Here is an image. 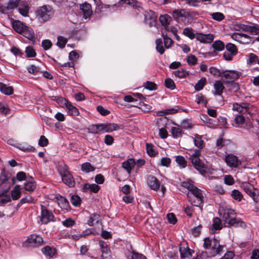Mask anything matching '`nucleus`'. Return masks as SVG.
<instances>
[{"label":"nucleus","instance_id":"35","mask_svg":"<svg viewBox=\"0 0 259 259\" xmlns=\"http://www.w3.org/2000/svg\"><path fill=\"white\" fill-rule=\"evenodd\" d=\"M11 195L14 200H17L20 198L21 195V187L20 185H17L15 186L11 191Z\"/></svg>","mask_w":259,"mask_h":259},{"label":"nucleus","instance_id":"1","mask_svg":"<svg viewBox=\"0 0 259 259\" xmlns=\"http://www.w3.org/2000/svg\"><path fill=\"white\" fill-rule=\"evenodd\" d=\"M181 186L188 190L187 196H191L193 198H197V201H193L194 206H198L202 210L203 196L202 191L196 187L192 182L186 181L182 183Z\"/></svg>","mask_w":259,"mask_h":259},{"label":"nucleus","instance_id":"54","mask_svg":"<svg viewBox=\"0 0 259 259\" xmlns=\"http://www.w3.org/2000/svg\"><path fill=\"white\" fill-rule=\"evenodd\" d=\"M71 203L75 206H78L80 205L81 199L78 195H73L70 199Z\"/></svg>","mask_w":259,"mask_h":259},{"label":"nucleus","instance_id":"64","mask_svg":"<svg viewBox=\"0 0 259 259\" xmlns=\"http://www.w3.org/2000/svg\"><path fill=\"white\" fill-rule=\"evenodd\" d=\"M25 189L28 191H32L35 188V183L32 182H27L24 185Z\"/></svg>","mask_w":259,"mask_h":259},{"label":"nucleus","instance_id":"12","mask_svg":"<svg viewBox=\"0 0 259 259\" xmlns=\"http://www.w3.org/2000/svg\"><path fill=\"white\" fill-rule=\"evenodd\" d=\"M27 242L31 246L38 247L42 244L43 240L40 236L32 234L28 237Z\"/></svg>","mask_w":259,"mask_h":259},{"label":"nucleus","instance_id":"5","mask_svg":"<svg viewBox=\"0 0 259 259\" xmlns=\"http://www.w3.org/2000/svg\"><path fill=\"white\" fill-rule=\"evenodd\" d=\"M241 73L234 70H223L222 77L225 78V84L230 83L236 80L241 75Z\"/></svg>","mask_w":259,"mask_h":259},{"label":"nucleus","instance_id":"21","mask_svg":"<svg viewBox=\"0 0 259 259\" xmlns=\"http://www.w3.org/2000/svg\"><path fill=\"white\" fill-rule=\"evenodd\" d=\"M171 20V18L168 15H161L159 17V21L161 23V24L163 26L164 28L163 29L165 30H168V25L169 24L170 21Z\"/></svg>","mask_w":259,"mask_h":259},{"label":"nucleus","instance_id":"45","mask_svg":"<svg viewBox=\"0 0 259 259\" xmlns=\"http://www.w3.org/2000/svg\"><path fill=\"white\" fill-rule=\"evenodd\" d=\"M176 161L182 168H185L187 166V161L182 156H177L176 157Z\"/></svg>","mask_w":259,"mask_h":259},{"label":"nucleus","instance_id":"25","mask_svg":"<svg viewBox=\"0 0 259 259\" xmlns=\"http://www.w3.org/2000/svg\"><path fill=\"white\" fill-rule=\"evenodd\" d=\"M58 204L62 209L68 210L70 208L68 201L62 196L58 199Z\"/></svg>","mask_w":259,"mask_h":259},{"label":"nucleus","instance_id":"11","mask_svg":"<svg viewBox=\"0 0 259 259\" xmlns=\"http://www.w3.org/2000/svg\"><path fill=\"white\" fill-rule=\"evenodd\" d=\"M122 2L128 5L132 8L136 14L141 12L143 10L142 4L137 0H120Z\"/></svg>","mask_w":259,"mask_h":259},{"label":"nucleus","instance_id":"18","mask_svg":"<svg viewBox=\"0 0 259 259\" xmlns=\"http://www.w3.org/2000/svg\"><path fill=\"white\" fill-rule=\"evenodd\" d=\"M19 13L24 17L28 16L29 7L26 3L20 1L17 7Z\"/></svg>","mask_w":259,"mask_h":259},{"label":"nucleus","instance_id":"50","mask_svg":"<svg viewBox=\"0 0 259 259\" xmlns=\"http://www.w3.org/2000/svg\"><path fill=\"white\" fill-rule=\"evenodd\" d=\"M181 109V108L178 106H176L174 107L165 109L163 112L165 115L173 114L177 113Z\"/></svg>","mask_w":259,"mask_h":259},{"label":"nucleus","instance_id":"7","mask_svg":"<svg viewBox=\"0 0 259 259\" xmlns=\"http://www.w3.org/2000/svg\"><path fill=\"white\" fill-rule=\"evenodd\" d=\"M225 161L228 166L231 168H237L241 164V161L238 158L233 154L227 155Z\"/></svg>","mask_w":259,"mask_h":259},{"label":"nucleus","instance_id":"17","mask_svg":"<svg viewBox=\"0 0 259 259\" xmlns=\"http://www.w3.org/2000/svg\"><path fill=\"white\" fill-rule=\"evenodd\" d=\"M141 13H143L145 17V21L149 25H152L156 22V17L155 13L152 11H144L143 10Z\"/></svg>","mask_w":259,"mask_h":259},{"label":"nucleus","instance_id":"31","mask_svg":"<svg viewBox=\"0 0 259 259\" xmlns=\"http://www.w3.org/2000/svg\"><path fill=\"white\" fill-rule=\"evenodd\" d=\"M42 253L49 257H53L56 253V250L54 248L47 246L41 249Z\"/></svg>","mask_w":259,"mask_h":259},{"label":"nucleus","instance_id":"63","mask_svg":"<svg viewBox=\"0 0 259 259\" xmlns=\"http://www.w3.org/2000/svg\"><path fill=\"white\" fill-rule=\"evenodd\" d=\"M52 46V42L49 39H45L42 41L41 46L45 50H49Z\"/></svg>","mask_w":259,"mask_h":259},{"label":"nucleus","instance_id":"59","mask_svg":"<svg viewBox=\"0 0 259 259\" xmlns=\"http://www.w3.org/2000/svg\"><path fill=\"white\" fill-rule=\"evenodd\" d=\"M232 37L233 39L239 40L240 39H242L243 37H244L245 38L249 39L250 38V37L247 34H244V33H234L232 34Z\"/></svg>","mask_w":259,"mask_h":259},{"label":"nucleus","instance_id":"30","mask_svg":"<svg viewBox=\"0 0 259 259\" xmlns=\"http://www.w3.org/2000/svg\"><path fill=\"white\" fill-rule=\"evenodd\" d=\"M66 108L68 110V113L71 116H77L79 114L78 109L73 106L70 102L67 103Z\"/></svg>","mask_w":259,"mask_h":259},{"label":"nucleus","instance_id":"33","mask_svg":"<svg viewBox=\"0 0 259 259\" xmlns=\"http://www.w3.org/2000/svg\"><path fill=\"white\" fill-rule=\"evenodd\" d=\"M229 225L233 226L234 227H240L242 229H245L246 227V224L242 220L236 218V217Z\"/></svg>","mask_w":259,"mask_h":259},{"label":"nucleus","instance_id":"48","mask_svg":"<svg viewBox=\"0 0 259 259\" xmlns=\"http://www.w3.org/2000/svg\"><path fill=\"white\" fill-rule=\"evenodd\" d=\"M25 52L28 58H32L36 56L35 51L31 46L27 47Z\"/></svg>","mask_w":259,"mask_h":259},{"label":"nucleus","instance_id":"37","mask_svg":"<svg viewBox=\"0 0 259 259\" xmlns=\"http://www.w3.org/2000/svg\"><path fill=\"white\" fill-rule=\"evenodd\" d=\"M245 109V113H247L248 114L252 115L255 114L257 112V108L253 105L246 103Z\"/></svg>","mask_w":259,"mask_h":259},{"label":"nucleus","instance_id":"61","mask_svg":"<svg viewBox=\"0 0 259 259\" xmlns=\"http://www.w3.org/2000/svg\"><path fill=\"white\" fill-rule=\"evenodd\" d=\"M89 133L97 134L99 133V127L98 124H92L90 125L88 128Z\"/></svg>","mask_w":259,"mask_h":259},{"label":"nucleus","instance_id":"55","mask_svg":"<svg viewBox=\"0 0 259 259\" xmlns=\"http://www.w3.org/2000/svg\"><path fill=\"white\" fill-rule=\"evenodd\" d=\"M226 51L233 54V55H236L237 53V49L236 46L231 43H228L226 46Z\"/></svg>","mask_w":259,"mask_h":259},{"label":"nucleus","instance_id":"27","mask_svg":"<svg viewBox=\"0 0 259 259\" xmlns=\"http://www.w3.org/2000/svg\"><path fill=\"white\" fill-rule=\"evenodd\" d=\"M1 92L7 95H11L13 94L14 90L12 87H8L6 84L0 82Z\"/></svg>","mask_w":259,"mask_h":259},{"label":"nucleus","instance_id":"23","mask_svg":"<svg viewBox=\"0 0 259 259\" xmlns=\"http://www.w3.org/2000/svg\"><path fill=\"white\" fill-rule=\"evenodd\" d=\"M193 139L194 145L197 147L199 151L200 149H203L204 145V142L202 139V137L200 135L196 134Z\"/></svg>","mask_w":259,"mask_h":259},{"label":"nucleus","instance_id":"52","mask_svg":"<svg viewBox=\"0 0 259 259\" xmlns=\"http://www.w3.org/2000/svg\"><path fill=\"white\" fill-rule=\"evenodd\" d=\"M27 69L29 73L33 75H37L40 71V68L34 65L28 66Z\"/></svg>","mask_w":259,"mask_h":259},{"label":"nucleus","instance_id":"49","mask_svg":"<svg viewBox=\"0 0 259 259\" xmlns=\"http://www.w3.org/2000/svg\"><path fill=\"white\" fill-rule=\"evenodd\" d=\"M170 132L173 137L177 138L181 136L182 130L179 127H172Z\"/></svg>","mask_w":259,"mask_h":259},{"label":"nucleus","instance_id":"38","mask_svg":"<svg viewBox=\"0 0 259 259\" xmlns=\"http://www.w3.org/2000/svg\"><path fill=\"white\" fill-rule=\"evenodd\" d=\"M258 57L253 53H250L248 55V58L246 63L248 65L251 66L255 63H257Z\"/></svg>","mask_w":259,"mask_h":259},{"label":"nucleus","instance_id":"58","mask_svg":"<svg viewBox=\"0 0 259 259\" xmlns=\"http://www.w3.org/2000/svg\"><path fill=\"white\" fill-rule=\"evenodd\" d=\"M248 32L255 35L259 34V26L255 24L249 25Z\"/></svg>","mask_w":259,"mask_h":259},{"label":"nucleus","instance_id":"16","mask_svg":"<svg viewBox=\"0 0 259 259\" xmlns=\"http://www.w3.org/2000/svg\"><path fill=\"white\" fill-rule=\"evenodd\" d=\"M147 184L151 189L155 191H157L160 186V182L157 178L152 176H150L148 177Z\"/></svg>","mask_w":259,"mask_h":259},{"label":"nucleus","instance_id":"34","mask_svg":"<svg viewBox=\"0 0 259 259\" xmlns=\"http://www.w3.org/2000/svg\"><path fill=\"white\" fill-rule=\"evenodd\" d=\"M246 103H242L241 104H239L238 103H234L233 104L232 110L233 111H238L239 113H245V106L244 104H246Z\"/></svg>","mask_w":259,"mask_h":259},{"label":"nucleus","instance_id":"46","mask_svg":"<svg viewBox=\"0 0 259 259\" xmlns=\"http://www.w3.org/2000/svg\"><path fill=\"white\" fill-rule=\"evenodd\" d=\"M209 72L214 76L222 77L223 70H220L214 67H210Z\"/></svg>","mask_w":259,"mask_h":259},{"label":"nucleus","instance_id":"51","mask_svg":"<svg viewBox=\"0 0 259 259\" xmlns=\"http://www.w3.org/2000/svg\"><path fill=\"white\" fill-rule=\"evenodd\" d=\"M101 257L102 259H111V251L109 247L102 249Z\"/></svg>","mask_w":259,"mask_h":259},{"label":"nucleus","instance_id":"47","mask_svg":"<svg viewBox=\"0 0 259 259\" xmlns=\"http://www.w3.org/2000/svg\"><path fill=\"white\" fill-rule=\"evenodd\" d=\"M81 170L85 172H89L95 170V168L89 162H85L81 165Z\"/></svg>","mask_w":259,"mask_h":259},{"label":"nucleus","instance_id":"39","mask_svg":"<svg viewBox=\"0 0 259 259\" xmlns=\"http://www.w3.org/2000/svg\"><path fill=\"white\" fill-rule=\"evenodd\" d=\"M156 50L161 55L163 54L165 52V49L163 46L162 40L161 38L157 39L155 41Z\"/></svg>","mask_w":259,"mask_h":259},{"label":"nucleus","instance_id":"6","mask_svg":"<svg viewBox=\"0 0 259 259\" xmlns=\"http://www.w3.org/2000/svg\"><path fill=\"white\" fill-rule=\"evenodd\" d=\"M39 218L40 222L42 224H47L50 222L55 221V216L52 212L42 205H41V214Z\"/></svg>","mask_w":259,"mask_h":259},{"label":"nucleus","instance_id":"10","mask_svg":"<svg viewBox=\"0 0 259 259\" xmlns=\"http://www.w3.org/2000/svg\"><path fill=\"white\" fill-rule=\"evenodd\" d=\"M20 0H10L6 6H0V13H8L15 8H17Z\"/></svg>","mask_w":259,"mask_h":259},{"label":"nucleus","instance_id":"40","mask_svg":"<svg viewBox=\"0 0 259 259\" xmlns=\"http://www.w3.org/2000/svg\"><path fill=\"white\" fill-rule=\"evenodd\" d=\"M183 33L191 39L196 38V35L194 33V31L191 28H185L183 29Z\"/></svg>","mask_w":259,"mask_h":259},{"label":"nucleus","instance_id":"14","mask_svg":"<svg viewBox=\"0 0 259 259\" xmlns=\"http://www.w3.org/2000/svg\"><path fill=\"white\" fill-rule=\"evenodd\" d=\"M61 175L62 181L64 184L70 187H72L74 186L75 181L73 177L69 171L66 170Z\"/></svg>","mask_w":259,"mask_h":259},{"label":"nucleus","instance_id":"36","mask_svg":"<svg viewBox=\"0 0 259 259\" xmlns=\"http://www.w3.org/2000/svg\"><path fill=\"white\" fill-rule=\"evenodd\" d=\"M161 35L163 38L165 47L167 49L169 48L172 45L174 41L167 36V34L165 33L163 30L161 32Z\"/></svg>","mask_w":259,"mask_h":259},{"label":"nucleus","instance_id":"19","mask_svg":"<svg viewBox=\"0 0 259 259\" xmlns=\"http://www.w3.org/2000/svg\"><path fill=\"white\" fill-rule=\"evenodd\" d=\"M172 17L176 20H178L180 18H186L189 16V13L186 10L181 9L175 10L172 14Z\"/></svg>","mask_w":259,"mask_h":259},{"label":"nucleus","instance_id":"62","mask_svg":"<svg viewBox=\"0 0 259 259\" xmlns=\"http://www.w3.org/2000/svg\"><path fill=\"white\" fill-rule=\"evenodd\" d=\"M153 145L149 143L146 144V150L148 154L150 156H153L156 155V152L153 148Z\"/></svg>","mask_w":259,"mask_h":259},{"label":"nucleus","instance_id":"32","mask_svg":"<svg viewBox=\"0 0 259 259\" xmlns=\"http://www.w3.org/2000/svg\"><path fill=\"white\" fill-rule=\"evenodd\" d=\"M100 217V215L97 213H94L92 214L88 220L87 224L90 226H93L95 224H98L99 221Z\"/></svg>","mask_w":259,"mask_h":259},{"label":"nucleus","instance_id":"56","mask_svg":"<svg viewBox=\"0 0 259 259\" xmlns=\"http://www.w3.org/2000/svg\"><path fill=\"white\" fill-rule=\"evenodd\" d=\"M231 196L234 199L239 201H241L243 197L241 193L237 190H233L231 192Z\"/></svg>","mask_w":259,"mask_h":259},{"label":"nucleus","instance_id":"22","mask_svg":"<svg viewBox=\"0 0 259 259\" xmlns=\"http://www.w3.org/2000/svg\"><path fill=\"white\" fill-rule=\"evenodd\" d=\"M100 187L96 184H85L83 186V190L84 192L89 191L91 192L97 193L99 190Z\"/></svg>","mask_w":259,"mask_h":259},{"label":"nucleus","instance_id":"57","mask_svg":"<svg viewBox=\"0 0 259 259\" xmlns=\"http://www.w3.org/2000/svg\"><path fill=\"white\" fill-rule=\"evenodd\" d=\"M174 74L175 76L179 78H184L188 75V73L186 71L182 69L178 70L174 72Z\"/></svg>","mask_w":259,"mask_h":259},{"label":"nucleus","instance_id":"60","mask_svg":"<svg viewBox=\"0 0 259 259\" xmlns=\"http://www.w3.org/2000/svg\"><path fill=\"white\" fill-rule=\"evenodd\" d=\"M33 202V199L30 195H27L25 196V197L22 198L19 203H18L19 205H22L23 204L28 203H31Z\"/></svg>","mask_w":259,"mask_h":259},{"label":"nucleus","instance_id":"4","mask_svg":"<svg viewBox=\"0 0 259 259\" xmlns=\"http://www.w3.org/2000/svg\"><path fill=\"white\" fill-rule=\"evenodd\" d=\"M241 187L249 195L255 202L259 201V190L254 188L253 185L248 182L242 183Z\"/></svg>","mask_w":259,"mask_h":259},{"label":"nucleus","instance_id":"3","mask_svg":"<svg viewBox=\"0 0 259 259\" xmlns=\"http://www.w3.org/2000/svg\"><path fill=\"white\" fill-rule=\"evenodd\" d=\"M36 14L37 16L41 19L44 22H46L53 17L54 12L51 7L44 5L37 10Z\"/></svg>","mask_w":259,"mask_h":259},{"label":"nucleus","instance_id":"2","mask_svg":"<svg viewBox=\"0 0 259 259\" xmlns=\"http://www.w3.org/2000/svg\"><path fill=\"white\" fill-rule=\"evenodd\" d=\"M200 152L199 150L195 149L194 153L190 154L189 159L191 161L195 168L202 175L206 172V168L205 164L200 159Z\"/></svg>","mask_w":259,"mask_h":259},{"label":"nucleus","instance_id":"20","mask_svg":"<svg viewBox=\"0 0 259 259\" xmlns=\"http://www.w3.org/2000/svg\"><path fill=\"white\" fill-rule=\"evenodd\" d=\"M213 87L215 90L214 95L221 96L225 89L223 81L221 80L215 81Z\"/></svg>","mask_w":259,"mask_h":259},{"label":"nucleus","instance_id":"29","mask_svg":"<svg viewBox=\"0 0 259 259\" xmlns=\"http://www.w3.org/2000/svg\"><path fill=\"white\" fill-rule=\"evenodd\" d=\"M21 34L29 40H32L34 38V33L33 30L28 26L24 29Z\"/></svg>","mask_w":259,"mask_h":259},{"label":"nucleus","instance_id":"41","mask_svg":"<svg viewBox=\"0 0 259 259\" xmlns=\"http://www.w3.org/2000/svg\"><path fill=\"white\" fill-rule=\"evenodd\" d=\"M245 121L244 116L241 114H237L234 118V122L236 124V127H239Z\"/></svg>","mask_w":259,"mask_h":259},{"label":"nucleus","instance_id":"44","mask_svg":"<svg viewBox=\"0 0 259 259\" xmlns=\"http://www.w3.org/2000/svg\"><path fill=\"white\" fill-rule=\"evenodd\" d=\"M212 47L214 50L218 51H221L223 50H224L225 48V45L222 41L216 40L213 42Z\"/></svg>","mask_w":259,"mask_h":259},{"label":"nucleus","instance_id":"15","mask_svg":"<svg viewBox=\"0 0 259 259\" xmlns=\"http://www.w3.org/2000/svg\"><path fill=\"white\" fill-rule=\"evenodd\" d=\"M80 9L81 10L85 19H89L93 14L91 5L89 3H84L81 5Z\"/></svg>","mask_w":259,"mask_h":259},{"label":"nucleus","instance_id":"26","mask_svg":"<svg viewBox=\"0 0 259 259\" xmlns=\"http://www.w3.org/2000/svg\"><path fill=\"white\" fill-rule=\"evenodd\" d=\"M223 225L221 220L218 217L214 218L213 220V223L211 226V231L215 233L216 231L222 228Z\"/></svg>","mask_w":259,"mask_h":259},{"label":"nucleus","instance_id":"53","mask_svg":"<svg viewBox=\"0 0 259 259\" xmlns=\"http://www.w3.org/2000/svg\"><path fill=\"white\" fill-rule=\"evenodd\" d=\"M210 16L213 20L218 21H221L225 19V16L221 12L211 13Z\"/></svg>","mask_w":259,"mask_h":259},{"label":"nucleus","instance_id":"9","mask_svg":"<svg viewBox=\"0 0 259 259\" xmlns=\"http://www.w3.org/2000/svg\"><path fill=\"white\" fill-rule=\"evenodd\" d=\"M236 217L235 211L231 208H227L223 210L222 218L225 224L230 225Z\"/></svg>","mask_w":259,"mask_h":259},{"label":"nucleus","instance_id":"43","mask_svg":"<svg viewBox=\"0 0 259 259\" xmlns=\"http://www.w3.org/2000/svg\"><path fill=\"white\" fill-rule=\"evenodd\" d=\"M206 82V79L205 77H202L198 81L197 83L195 84L194 88L196 91H199L201 90Z\"/></svg>","mask_w":259,"mask_h":259},{"label":"nucleus","instance_id":"13","mask_svg":"<svg viewBox=\"0 0 259 259\" xmlns=\"http://www.w3.org/2000/svg\"><path fill=\"white\" fill-rule=\"evenodd\" d=\"M196 38L201 43L210 44L212 42L214 35L211 33L204 34L202 33H197L196 35Z\"/></svg>","mask_w":259,"mask_h":259},{"label":"nucleus","instance_id":"42","mask_svg":"<svg viewBox=\"0 0 259 259\" xmlns=\"http://www.w3.org/2000/svg\"><path fill=\"white\" fill-rule=\"evenodd\" d=\"M67 38L62 36H59L57 37V42L56 45L61 49H63L67 42Z\"/></svg>","mask_w":259,"mask_h":259},{"label":"nucleus","instance_id":"28","mask_svg":"<svg viewBox=\"0 0 259 259\" xmlns=\"http://www.w3.org/2000/svg\"><path fill=\"white\" fill-rule=\"evenodd\" d=\"M135 163L133 159H130L122 163V166L124 169L126 170L127 172L130 174L132 169L135 166Z\"/></svg>","mask_w":259,"mask_h":259},{"label":"nucleus","instance_id":"24","mask_svg":"<svg viewBox=\"0 0 259 259\" xmlns=\"http://www.w3.org/2000/svg\"><path fill=\"white\" fill-rule=\"evenodd\" d=\"M13 27L18 33L21 34L27 26L21 21L17 20L13 23Z\"/></svg>","mask_w":259,"mask_h":259},{"label":"nucleus","instance_id":"8","mask_svg":"<svg viewBox=\"0 0 259 259\" xmlns=\"http://www.w3.org/2000/svg\"><path fill=\"white\" fill-rule=\"evenodd\" d=\"M121 125L114 123L106 124H99V132L102 133H109L117 131Z\"/></svg>","mask_w":259,"mask_h":259}]
</instances>
